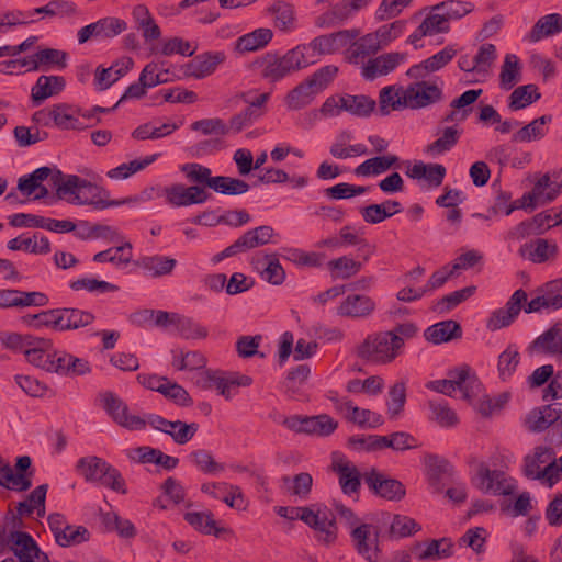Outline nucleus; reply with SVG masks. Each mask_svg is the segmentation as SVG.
<instances>
[{"label":"nucleus","mask_w":562,"mask_h":562,"mask_svg":"<svg viewBox=\"0 0 562 562\" xmlns=\"http://www.w3.org/2000/svg\"><path fill=\"white\" fill-rule=\"evenodd\" d=\"M54 183L57 186L58 200L77 205H92L95 210L144 201V198L140 195L111 200L106 189L77 175H68L65 183H56V180Z\"/></svg>","instance_id":"1"},{"label":"nucleus","mask_w":562,"mask_h":562,"mask_svg":"<svg viewBox=\"0 0 562 562\" xmlns=\"http://www.w3.org/2000/svg\"><path fill=\"white\" fill-rule=\"evenodd\" d=\"M307 46L297 45L285 54L268 52L254 61V67L259 68L260 77L269 83H276L285 77L314 64L306 55Z\"/></svg>","instance_id":"2"},{"label":"nucleus","mask_w":562,"mask_h":562,"mask_svg":"<svg viewBox=\"0 0 562 562\" xmlns=\"http://www.w3.org/2000/svg\"><path fill=\"white\" fill-rule=\"evenodd\" d=\"M180 170L190 183L202 184L205 190L212 189L220 194L241 195L250 189L245 180L228 176H212V170L209 167L198 162L184 164Z\"/></svg>","instance_id":"3"},{"label":"nucleus","mask_w":562,"mask_h":562,"mask_svg":"<svg viewBox=\"0 0 562 562\" xmlns=\"http://www.w3.org/2000/svg\"><path fill=\"white\" fill-rule=\"evenodd\" d=\"M518 491V483L515 479L506 476L503 472L494 471V494L504 496L498 501L499 510L508 517L526 516L532 509L531 496L529 492L520 493L513 501Z\"/></svg>","instance_id":"4"},{"label":"nucleus","mask_w":562,"mask_h":562,"mask_svg":"<svg viewBox=\"0 0 562 562\" xmlns=\"http://www.w3.org/2000/svg\"><path fill=\"white\" fill-rule=\"evenodd\" d=\"M76 468L88 482L99 483L121 494L127 493L120 471L102 458L95 456L80 458Z\"/></svg>","instance_id":"5"},{"label":"nucleus","mask_w":562,"mask_h":562,"mask_svg":"<svg viewBox=\"0 0 562 562\" xmlns=\"http://www.w3.org/2000/svg\"><path fill=\"white\" fill-rule=\"evenodd\" d=\"M522 473L529 480H547L550 486L558 480L555 452L552 448L538 446L524 458Z\"/></svg>","instance_id":"6"},{"label":"nucleus","mask_w":562,"mask_h":562,"mask_svg":"<svg viewBox=\"0 0 562 562\" xmlns=\"http://www.w3.org/2000/svg\"><path fill=\"white\" fill-rule=\"evenodd\" d=\"M103 409L120 426L131 429L140 430L146 426V420L139 416L130 415L128 406L115 393L106 391L98 396Z\"/></svg>","instance_id":"7"},{"label":"nucleus","mask_w":562,"mask_h":562,"mask_svg":"<svg viewBox=\"0 0 562 562\" xmlns=\"http://www.w3.org/2000/svg\"><path fill=\"white\" fill-rule=\"evenodd\" d=\"M7 546L16 562H50L47 553L43 552L33 537L21 530L11 531L7 537Z\"/></svg>","instance_id":"8"},{"label":"nucleus","mask_w":562,"mask_h":562,"mask_svg":"<svg viewBox=\"0 0 562 562\" xmlns=\"http://www.w3.org/2000/svg\"><path fill=\"white\" fill-rule=\"evenodd\" d=\"M368 488L376 496L387 501L398 502L406 494L405 486L395 479L387 477L375 468L363 475Z\"/></svg>","instance_id":"9"},{"label":"nucleus","mask_w":562,"mask_h":562,"mask_svg":"<svg viewBox=\"0 0 562 562\" xmlns=\"http://www.w3.org/2000/svg\"><path fill=\"white\" fill-rule=\"evenodd\" d=\"M356 551L368 562H376L380 553V529L371 524H361L350 531Z\"/></svg>","instance_id":"10"},{"label":"nucleus","mask_w":562,"mask_h":562,"mask_svg":"<svg viewBox=\"0 0 562 562\" xmlns=\"http://www.w3.org/2000/svg\"><path fill=\"white\" fill-rule=\"evenodd\" d=\"M167 202L176 207L202 204L212 198L202 184L192 183L190 187L177 183L165 189Z\"/></svg>","instance_id":"11"},{"label":"nucleus","mask_w":562,"mask_h":562,"mask_svg":"<svg viewBox=\"0 0 562 562\" xmlns=\"http://www.w3.org/2000/svg\"><path fill=\"white\" fill-rule=\"evenodd\" d=\"M562 307V281L558 279L544 283L536 290V297L524 306L527 314L539 313L542 310H559Z\"/></svg>","instance_id":"12"},{"label":"nucleus","mask_w":562,"mask_h":562,"mask_svg":"<svg viewBox=\"0 0 562 562\" xmlns=\"http://www.w3.org/2000/svg\"><path fill=\"white\" fill-rule=\"evenodd\" d=\"M359 34L360 31L358 29L341 30L330 34L316 36L308 44L304 45L307 46V50L312 49L318 55H330L346 47L356 40Z\"/></svg>","instance_id":"13"},{"label":"nucleus","mask_w":562,"mask_h":562,"mask_svg":"<svg viewBox=\"0 0 562 562\" xmlns=\"http://www.w3.org/2000/svg\"><path fill=\"white\" fill-rule=\"evenodd\" d=\"M31 467L32 460L29 456L16 459L15 473L8 463V467H3L4 474L1 475L0 486L16 492L27 491L32 486L33 471H30Z\"/></svg>","instance_id":"14"},{"label":"nucleus","mask_w":562,"mask_h":562,"mask_svg":"<svg viewBox=\"0 0 562 562\" xmlns=\"http://www.w3.org/2000/svg\"><path fill=\"white\" fill-rule=\"evenodd\" d=\"M13 227L45 228L55 233H70L76 231V224L69 220H55L35 214L18 213L9 217Z\"/></svg>","instance_id":"15"},{"label":"nucleus","mask_w":562,"mask_h":562,"mask_svg":"<svg viewBox=\"0 0 562 562\" xmlns=\"http://www.w3.org/2000/svg\"><path fill=\"white\" fill-rule=\"evenodd\" d=\"M146 423L153 428L169 435L178 445L189 442L199 429V425L195 423L187 424L181 420L170 422L155 414L148 415Z\"/></svg>","instance_id":"16"},{"label":"nucleus","mask_w":562,"mask_h":562,"mask_svg":"<svg viewBox=\"0 0 562 562\" xmlns=\"http://www.w3.org/2000/svg\"><path fill=\"white\" fill-rule=\"evenodd\" d=\"M407 108L422 109L442 99V90L435 83L418 79L406 89Z\"/></svg>","instance_id":"17"},{"label":"nucleus","mask_w":562,"mask_h":562,"mask_svg":"<svg viewBox=\"0 0 562 562\" xmlns=\"http://www.w3.org/2000/svg\"><path fill=\"white\" fill-rule=\"evenodd\" d=\"M67 176L68 175H65L57 168H50L47 166L40 167L33 172L29 173L27 176H23L18 180V190L23 194L31 195L36 191L37 187H40L43 181L48 180L49 184L55 188V191L57 192V186L54 183V181L56 180V183H65Z\"/></svg>","instance_id":"18"},{"label":"nucleus","mask_w":562,"mask_h":562,"mask_svg":"<svg viewBox=\"0 0 562 562\" xmlns=\"http://www.w3.org/2000/svg\"><path fill=\"white\" fill-rule=\"evenodd\" d=\"M0 348L20 351H48L53 348V341L33 335L0 331Z\"/></svg>","instance_id":"19"},{"label":"nucleus","mask_w":562,"mask_h":562,"mask_svg":"<svg viewBox=\"0 0 562 562\" xmlns=\"http://www.w3.org/2000/svg\"><path fill=\"white\" fill-rule=\"evenodd\" d=\"M226 59L224 52H206L196 55L183 67L186 77H193L202 79L212 75L218 65L223 64Z\"/></svg>","instance_id":"20"},{"label":"nucleus","mask_w":562,"mask_h":562,"mask_svg":"<svg viewBox=\"0 0 562 562\" xmlns=\"http://www.w3.org/2000/svg\"><path fill=\"white\" fill-rule=\"evenodd\" d=\"M457 50L452 46H446L437 54L423 60L419 64L413 65L406 71V75L415 80L426 78L430 72H435L443 68L456 56Z\"/></svg>","instance_id":"21"},{"label":"nucleus","mask_w":562,"mask_h":562,"mask_svg":"<svg viewBox=\"0 0 562 562\" xmlns=\"http://www.w3.org/2000/svg\"><path fill=\"white\" fill-rule=\"evenodd\" d=\"M250 221V215L246 210L227 211L223 215H216L215 211H204L193 218L196 225H204L209 227L218 224H225L233 227H239Z\"/></svg>","instance_id":"22"},{"label":"nucleus","mask_w":562,"mask_h":562,"mask_svg":"<svg viewBox=\"0 0 562 562\" xmlns=\"http://www.w3.org/2000/svg\"><path fill=\"white\" fill-rule=\"evenodd\" d=\"M471 368L462 364L448 372V378L456 389L463 393V398L472 400L482 392V384L474 374H470Z\"/></svg>","instance_id":"23"},{"label":"nucleus","mask_w":562,"mask_h":562,"mask_svg":"<svg viewBox=\"0 0 562 562\" xmlns=\"http://www.w3.org/2000/svg\"><path fill=\"white\" fill-rule=\"evenodd\" d=\"M400 53H386L375 58H371L362 67V77L366 80H374L378 77L392 72L404 59Z\"/></svg>","instance_id":"24"},{"label":"nucleus","mask_w":562,"mask_h":562,"mask_svg":"<svg viewBox=\"0 0 562 562\" xmlns=\"http://www.w3.org/2000/svg\"><path fill=\"white\" fill-rule=\"evenodd\" d=\"M462 334V327L457 321L446 319L427 327L424 331V337L434 345H440L461 339Z\"/></svg>","instance_id":"25"},{"label":"nucleus","mask_w":562,"mask_h":562,"mask_svg":"<svg viewBox=\"0 0 562 562\" xmlns=\"http://www.w3.org/2000/svg\"><path fill=\"white\" fill-rule=\"evenodd\" d=\"M331 468L338 474L339 485L345 495H352L359 492L362 476L355 464L340 459L334 460Z\"/></svg>","instance_id":"26"},{"label":"nucleus","mask_w":562,"mask_h":562,"mask_svg":"<svg viewBox=\"0 0 562 562\" xmlns=\"http://www.w3.org/2000/svg\"><path fill=\"white\" fill-rule=\"evenodd\" d=\"M94 318V315L88 311L68 307L56 308V330L65 331L86 327L90 325Z\"/></svg>","instance_id":"27"},{"label":"nucleus","mask_w":562,"mask_h":562,"mask_svg":"<svg viewBox=\"0 0 562 562\" xmlns=\"http://www.w3.org/2000/svg\"><path fill=\"white\" fill-rule=\"evenodd\" d=\"M254 268L260 272L263 280L273 285H280L285 280V271L277 254L254 258Z\"/></svg>","instance_id":"28"},{"label":"nucleus","mask_w":562,"mask_h":562,"mask_svg":"<svg viewBox=\"0 0 562 562\" xmlns=\"http://www.w3.org/2000/svg\"><path fill=\"white\" fill-rule=\"evenodd\" d=\"M66 87V80L61 76L38 77L36 83L32 88L31 98L35 105L42 104L46 99L60 93Z\"/></svg>","instance_id":"29"},{"label":"nucleus","mask_w":562,"mask_h":562,"mask_svg":"<svg viewBox=\"0 0 562 562\" xmlns=\"http://www.w3.org/2000/svg\"><path fill=\"white\" fill-rule=\"evenodd\" d=\"M527 301V293L522 289L516 290L503 308L494 312V328H503L510 325L519 315L522 303Z\"/></svg>","instance_id":"30"},{"label":"nucleus","mask_w":562,"mask_h":562,"mask_svg":"<svg viewBox=\"0 0 562 562\" xmlns=\"http://www.w3.org/2000/svg\"><path fill=\"white\" fill-rule=\"evenodd\" d=\"M403 211L402 204L395 200H385L380 204H370L360 209L363 221L368 224H379Z\"/></svg>","instance_id":"31"},{"label":"nucleus","mask_w":562,"mask_h":562,"mask_svg":"<svg viewBox=\"0 0 562 562\" xmlns=\"http://www.w3.org/2000/svg\"><path fill=\"white\" fill-rule=\"evenodd\" d=\"M375 308V303L367 295H348L338 307V314L352 318L370 315Z\"/></svg>","instance_id":"32"},{"label":"nucleus","mask_w":562,"mask_h":562,"mask_svg":"<svg viewBox=\"0 0 562 562\" xmlns=\"http://www.w3.org/2000/svg\"><path fill=\"white\" fill-rule=\"evenodd\" d=\"M341 109L357 117H369L376 109V102L366 94H341Z\"/></svg>","instance_id":"33"},{"label":"nucleus","mask_w":562,"mask_h":562,"mask_svg":"<svg viewBox=\"0 0 562 562\" xmlns=\"http://www.w3.org/2000/svg\"><path fill=\"white\" fill-rule=\"evenodd\" d=\"M552 216L549 212H540L530 220L519 223L513 231L512 236L517 239H524L531 235H540L552 227L550 221Z\"/></svg>","instance_id":"34"},{"label":"nucleus","mask_w":562,"mask_h":562,"mask_svg":"<svg viewBox=\"0 0 562 562\" xmlns=\"http://www.w3.org/2000/svg\"><path fill=\"white\" fill-rule=\"evenodd\" d=\"M273 37L270 29L260 27L237 38L235 49L239 53H250L266 47Z\"/></svg>","instance_id":"35"},{"label":"nucleus","mask_w":562,"mask_h":562,"mask_svg":"<svg viewBox=\"0 0 562 562\" xmlns=\"http://www.w3.org/2000/svg\"><path fill=\"white\" fill-rule=\"evenodd\" d=\"M135 265L147 271L153 278H159L170 274L177 265V260L166 256L154 255L140 257L135 261Z\"/></svg>","instance_id":"36"},{"label":"nucleus","mask_w":562,"mask_h":562,"mask_svg":"<svg viewBox=\"0 0 562 562\" xmlns=\"http://www.w3.org/2000/svg\"><path fill=\"white\" fill-rule=\"evenodd\" d=\"M210 380L221 395L226 400H231L236 393L239 386H249L252 383V379L249 375L231 373L226 376L210 375Z\"/></svg>","instance_id":"37"},{"label":"nucleus","mask_w":562,"mask_h":562,"mask_svg":"<svg viewBox=\"0 0 562 562\" xmlns=\"http://www.w3.org/2000/svg\"><path fill=\"white\" fill-rule=\"evenodd\" d=\"M401 339L389 331L368 335L359 346L358 351H398Z\"/></svg>","instance_id":"38"},{"label":"nucleus","mask_w":562,"mask_h":562,"mask_svg":"<svg viewBox=\"0 0 562 562\" xmlns=\"http://www.w3.org/2000/svg\"><path fill=\"white\" fill-rule=\"evenodd\" d=\"M551 121L552 115L549 114L537 117L529 124L516 131L512 136V140L516 143H528L541 139L546 136L548 132L546 125Z\"/></svg>","instance_id":"39"},{"label":"nucleus","mask_w":562,"mask_h":562,"mask_svg":"<svg viewBox=\"0 0 562 562\" xmlns=\"http://www.w3.org/2000/svg\"><path fill=\"white\" fill-rule=\"evenodd\" d=\"M529 348L532 351L562 350V322H555L549 329L536 338Z\"/></svg>","instance_id":"40"},{"label":"nucleus","mask_w":562,"mask_h":562,"mask_svg":"<svg viewBox=\"0 0 562 562\" xmlns=\"http://www.w3.org/2000/svg\"><path fill=\"white\" fill-rule=\"evenodd\" d=\"M522 65L515 54H507L499 72V87L505 91L513 89L521 80Z\"/></svg>","instance_id":"41"},{"label":"nucleus","mask_w":562,"mask_h":562,"mask_svg":"<svg viewBox=\"0 0 562 562\" xmlns=\"http://www.w3.org/2000/svg\"><path fill=\"white\" fill-rule=\"evenodd\" d=\"M400 89L396 90L394 86H386L380 90L379 93V110L381 116H386L391 111H396L402 108H407L406 91L400 94Z\"/></svg>","instance_id":"42"},{"label":"nucleus","mask_w":562,"mask_h":562,"mask_svg":"<svg viewBox=\"0 0 562 562\" xmlns=\"http://www.w3.org/2000/svg\"><path fill=\"white\" fill-rule=\"evenodd\" d=\"M540 205L553 202L562 192V181H552L549 173L540 176L531 189Z\"/></svg>","instance_id":"43"},{"label":"nucleus","mask_w":562,"mask_h":562,"mask_svg":"<svg viewBox=\"0 0 562 562\" xmlns=\"http://www.w3.org/2000/svg\"><path fill=\"white\" fill-rule=\"evenodd\" d=\"M318 93L316 88L305 79L293 88L285 97V104L290 110H300L308 105Z\"/></svg>","instance_id":"44"},{"label":"nucleus","mask_w":562,"mask_h":562,"mask_svg":"<svg viewBox=\"0 0 562 562\" xmlns=\"http://www.w3.org/2000/svg\"><path fill=\"white\" fill-rule=\"evenodd\" d=\"M562 31V16L559 13H551L540 18L532 26L528 38L530 42H538L543 37L558 34Z\"/></svg>","instance_id":"45"},{"label":"nucleus","mask_w":562,"mask_h":562,"mask_svg":"<svg viewBox=\"0 0 562 562\" xmlns=\"http://www.w3.org/2000/svg\"><path fill=\"white\" fill-rule=\"evenodd\" d=\"M186 521L195 530L204 535H214L218 537L222 532L227 531L226 528L216 527V522L211 512H189L184 515Z\"/></svg>","instance_id":"46"},{"label":"nucleus","mask_w":562,"mask_h":562,"mask_svg":"<svg viewBox=\"0 0 562 562\" xmlns=\"http://www.w3.org/2000/svg\"><path fill=\"white\" fill-rule=\"evenodd\" d=\"M541 98L536 85L529 83L515 88L508 98V106L513 111L527 108Z\"/></svg>","instance_id":"47"},{"label":"nucleus","mask_w":562,"mask_h":562,"mask_svg":"<svg viewBox=\"0 0 562 562\" xmlns=\"http://www.w3.org/2000/svg\"><path fill=\"white\" fill-rule=\"evenodd\" d=\"M381 49V44L378 43L373 33H368L359 40L351 42V49H348L347 59L349 63H358L359 58H364L374 55Z\"/></svg>","instance_id":"48"},{"label":"nucleus","mask_w":562,"mask_h":562,"mask_svg":"<svg viewBox=\"0 0 562 562\" xmlns=\"http://www.w3.org/2000/svg\"><path fill=\"white\" fill-rule=\"evenodd\" d=\"M528 248L530 249L528 258L536 263L546 262L558 255V245L543 238L537 239L533 244L524 245L520 252L524 255Z\"/></svg>","instance_id":"49"},{"label":"nucleus","mask_w":562,"mask_h":562,"mask_svg":"<svg viewBox=\"0 0 562 562\" xmlns=\"http://www.w3.org/2000/svg\"><path fill=\"white\" fill-rule=\"evenodd\" d=\"M468 463L472 472L471 482L473 486L482 492H488L492 488V472L488 463L475 456H471Z\"/></svg>","instance_id":"50"},{"label":"nucleus","mask_w":562,"mask_h":562,"mask_svg":"<svg viewBox=\"0 0 562 562\" xmlns=\"http://www.w3.org/2000/svg\"><path fill=\"white\" fill-rule=\"evenodd\" d=\"M33 71L42 68L46 70L48 66L56 65L58 68L64 69L67 66V54L55 48H44L36 52L31 56Z\"/></svg>","instance_id":"51"},{"label":"nucleus","mask_w":562,"mask_h":562,"mask_svg":"<svg viewBox=\"0 0 562 562\" xmlns=\"http://www.w3.org/2000/svg\"><path fill=\"white\" fill-rule=\"evenodd\" d=\"M555 422H558V415L549 405L532 409L526 418L528 429L533 432L543 431Z\"/></svg>","instance_id":"52"},{"label":"nucleus","mask_w":562,"mask_h":562,"mask_svg":"<svg viewBox=\"0 0 562 562\" xmlns=\"http://www.w3.org/2000/svg\"><path fill=\"white\" fill-rule=\"evenodd\" d=\"M29 363L50 373H58L65 369L63 363L68 358H61V353H25Z\"/></svg>","instance_id":"53"},{"label":"nucleus","mask_w":562,"mask_h":562,"mask_svg":"<svg viewBox=\"0 0 562 562\" xmlns=\"http://www.w3.org/2000/svg\"><path fill=\"white\" fill-rule=\"evenodd\" d=\"M317 532V539L324 544H331L337 539V522L333 513L323 510L321 519H317V525L312 527Z\"/></svg>","instance_id":"54"},{"label":"nucleus","mask_w":562,"mask_h":562,"mask_svg":"<svg viewBox=\"0 0 562 562\" xmlns=\"http://www.w3.org/2000/svg\"><path fill=\"white\" fill-rule=\"evenodd\" d=\"M94 262H111L114 265H127L132 261V245L125 243L122 246L112 247L93 256Z\"/></svg>","instance_id":"55"},{"label":"nucleus","mask_w":562,"mask_h":562,"mask_svg":"<svg viewBox=\"0 0 562 562\" xmlns=\"http://www.w3.org/2000/svg\"><path fill=\"white\" fill-rule=\"evenodd\" d=\"M305 434L317 436H329L333 434L338 423L329 415L322 414L317 416H305Z\"/></svg>","instance_id":"56"},{"label":"nucleus","mask_w":562,"mask_h":562,"mask_svg":"<svg viewBox=\"0 0 562 562\" xmlns=\"http://www.w3.org/2000/svg\"><path fill=\"white\" fill-rule=\"evenodd\" d=\"M173 334L184 339H204L207 337L209 330L193 318L179 314Z\"/></svg>","instance_id":"57"},{"label":"nucleus","mask_w":562,"mask_h":562,"mask_svg":"<svg viewBox=\"0 0 562 562\" xmlns=\"http://www.w3.org/2000/svg\"><path fill=\"white\" fill-rule=\"evenodd\" d=\"M282 481L285 485H288V492L291 495L301 499L308 498L313 486V477L310 473L301 472L295 474L292 479L289 476H283Z\"/></svg>","instance_id":"58"},{"label":"nucleus","mask_w":562,"mask_h":562,"mask_svg":"<svg viewBox=\"0 0 562 562\" xmlns=\"http://www.w3.org/2000/svg\"><path fill=\"white\" fill-rule=\"evenodd\" d=\"M429 408L432 415L431 419L439 426L452 428L459 424L457 413L446 402L429 401Z\"/></svg>","instance_id":"59"},{"label":"nucleus","mask_w":562,"mask_h":562,"mask_svg":"<svg viewBox=\"0 0 562 562\" xmlns=\"http://www.w3.org/2000/svg\"><path fill=\"white\" fill-rule=\"evenodd\" d=\"M476 288L465 286L461 290H457L454 292H451L445 296H442L440 300L437 301V303L434 306V311L442 314L446 312H449L457 307L459 304L468 300L470 296H472L475 292Z\"/></svg>","instance_id":"60"},{"label":"nucleus","mask_w":562,"mask_h":562,"mask_svg":"<svg viewBox=\"0 0 562 562\" xmlns=\"http://www.w3.org/2000/svg\"><path fill=\"white\" fill-rule=\"evenodd\" d=\"M346 405L347 408L351 409V416L349 417V420L357 424L361 428H376L384 423V419L380 414H376L370 409L352 406L350 401H347Z\"/></svg>","instance_id":"61"},{"label":"nucleus","mask_w":562,"mask_h":562,"mask_svg":"<svg viewBox=\"0 0 562 562\" xmlns=\"http://www.w3.org/2000/svg\"><path fill=\"white\" fill-rule=\"evenodd\" d=\"M311 373L308 364H299L291 369L283 382L285 393L290 397H295L299 393L300 386L303 385Z\"/></svg>","instance_id":"62"},{"label":"nucleus","mask_w":562,"mask_h":562,"mask_svg":"<svg viewBox=\"0 0 562 562\" xmlns=\"http://www.w3.org/2000/svg\"><path fill=\"white\" fill-rule=\"evenodd\" d=\"M452 549L453 544L449 538L432 539L418 555V559L424 561L449 558L453 554Z\"/></svg>","instance_id":"63"},{"label":"nucleus","mask_w":562,"mask_h":562,"mask_svg":"<svg viewBox=\"0 0 562 562\" xmlns=\"http://www.w3.org/2000/svg\"><path fill=\"white\" fill-rule=\"evenodd\" d=\"M420 529V525L415 519L404 515H394L390 526V536L394 538L409 537Z\"/></svg>","instance_id":"64"}]
</instances>
